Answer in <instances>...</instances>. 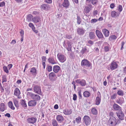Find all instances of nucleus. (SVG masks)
<instances>
[{"label": "nucleus", "mask_w": 126, "mask_h": 126, "mask_svg": "<svg viewBox=\"0 0 126 126\" xmlns=\"http://www.w3.org/2000/svg\"><path fill=\"white\" fill-rule=\"evenodd\" d=\"M0 109L1 110V111L2 112L4 110L5 107V106L4 103H1L0 104Z\"/></svg>", "instance_id": "473e14b6"}, {"label": "nucleus", "mask_w": 126, "mask_h": 126, "mask_svg": "<svg viewBox=\"0 0 126 126\" xmlns=\"http://www.w3.org/2000/svg\"><path fill=\"white\" fill-rule=\"evenodd\" d=\"M117 93L119 95L121 96L123 95L124 94L123 92L121 90L118 91L117 92Z\"/></svg>", "instance_id": "ea45409f"}, {"label": "nucleus", "mask_w": 126, "mask_h": 126, "mask_svg": "<svg viewBox=\"0 0 126 126\" xmlns=\"http://www.w3.org/2000/svg\"><path fill=\"white\" fill-rule=\"evenodd\" d=\"M81 19L80 17L79 16H77V23L78 24H79L81 22Z\"/></svg>", "instance_id": "58836bf2"}, {"label": "nucleus", "mask_w": 126, "mask_h": 126, "mask_svg": "<svg viewBox=\"0 0 126 126\" xmlns=\"http://www.w3.org/2000/svg\"><path fill=\"white\" fill-rule=\"evenodd\" d=\"M46 57L43 56L42 57V62H45L46 61Z\"/></svg>", "instance_id": "bf43d9fd"}, {"label": "nucleus", "mask_w": 126, "mask_h": 126, "mask_svg": "<svg viewBox=\"0 0 126 126\" xmlns=\"http://www.w3.org/2000/svg\"><path fill=\"white\" fill-rule=\"evenodd\" d=\"M98 20V19H92L91 21V23H94L96 22Z\"/></svg>", "instance_id": "09e8293b"}, {"label": "nucleus", "mask_w": 126, "mask_h": 126, "mask_svg": "<svg viewBox=\"0 0 126 126\" xmlns=\"http://www.w3.org/2000/svg\"><path fill=\"white\" fill-rule=\"evenodd\" d=\"M78 34L80 35H82L84 33V31L82 29L78 28L77 30Z\"/></svg>", "instance_id": "b1692460"}, {"label": "nucleus", "mask_w": 126, "mask_h": 126, "mask_svg": "<svg viewBox=\"0 0 126 126\" xmlns=\"http://www.w3.org/2000/svg\"><path fill=\"white\" fill-rule=\"evenodd\" d=\"M87 51V49L86 48H83L81 51L82 54H83Z\"/></svg>", "instance_id": "8fccbe9b"}, {"label": "nucleus", "mask_w": 126, "mask_h": 126, "mask_svg": "<svg viewBox=\"0 0 126 126\" xmlns=\"http://www.w3.org/2000/svg\"><path fill=\"white\" fill-rule=\"evenodd\" d=\"M101 101V98L99 96H97L95 100L96 104L97 105H99L100 104Z\"/></svg>", "instance_id": "cd10ccee"}, {"label": "nucleus", "mask_w": 126, "mask_h": 126, "mask_svg": "<svg viewBox=\"0 0 126 126\" xmlns=\"http://www.w3.org/2000/svg\"><path fill=\"white\" fill-rule=\"evenodd\" d=\"M105 51L106 52L108 51L109 50V48L108 46H106L105 47Z\"/></svg>", "instance_id": "338daca9"}, {"label": "nucleus", "mask_w": 126, "mask_h": 126, "mask_svg": "<svg viewBox=\"0 0 126 126\" xmlns=\"http://www.w3.org/2000/svg\"><path fill=\"white\" fill-rule=\"evenodd\" d=\"M102 32L105 37H107L109 36V32L107 29H103L102 30Z\"/></svg>", "instance_id": "412c9836"}, {"label": "nucleus", "mask_w": 126, "mask_h": 126, "mask_svg": "<svg viewBox=\"0 0 126 126\" xmlns=\"http://www.w3.org/2000/svg\"><path fill=\"white\" fill-rule=\"evenodd\" d=\"M72 112V111L71 109H66L63 110V113L65 115H70Z\"/></svg>", "instance_id": "f3484780"}, {"label": "nucleus", "mask_w": 126, "mask_h": 126, "mask_svg": "<svg viewBox=\"0 0 126 126\" xmlns=\"http://www.w3.org/2000/svg\"><path fill=\"white\" fill-rule=\"evenodd\" d=\"M91 64L90 62L86 59H84L82 61L81 65L82 66H84L86 67H89Z\"/></svg>", "instance_id": "7ed1b4c3"}, {"label": "nucleus", "mask_w": 126, "mask_h": 126, "mask_svg": "<svg viewBox=\"0 0 126 126\" xmlns=\"http://www.w3.org/2000/svg\"><path fill=\"white\" fill-rule=\"evenodd\" d=\"M13 101L15 106L17 108H18L19 107L18 102L17 100L15 98H14L13 99Z\"/></svg>", "instance_id": "c85d7f7f"}, {"label": "nucleus", "mask_w": 126, "mask_h": 126, "mask_svg": "<svg viewBox=\"0 0 126 126\" xmlns=\"http://www.w3.org/2000/svg\"><path fill=\"white\" fill-rule=\"evenodd\" d=\"M55 73L54 72H51L49 75V78L50 80L51 81H54L55 80V79L54 78L56 76V75Z\"/></svg>", "instance_id": "6e6552de"}, {"label": "nucleus", "mask_w": 126, "mask_h": 126, "mask_svg": "<svg viewBox=\"0 0 126 126\" xmlns=\"http://www.w3.org/2000/svg\"><path fill=\"white\" fill-rule=\"evenodd\" d=\"M83 120L86 125L88 126L90 124L91 120L89 116L87 115L84 116L83 117Z\"/></svg>", "instance_id": "423d86ee"}, {"label": "nucleus", "mask_w": 126, "mask_h": 126, "mask_svg": "<svg viewBox=\"0 0 126 126\" xmlns=\"http://www.w3.org/2000/svg\"><path fill=\"white\" fill-rule=\"evenodd\" d=\"M62 6L66 8H67L69 6V1L68 0H64L62 4Z\"/></svg>", "instance_id": "a211bd4d"}, {"label": "nucleus", "mask_w": 126, "mask_h": 126, "mask_svg": "<svg viewBox=\"0 0 126 126\" xmlns=\"http://www.w3.org/2000/svg\"><path fill=\"white\" fill-rule=\"evenodd\" d=\"M68 47H71V43L70 42H68L67 43Z\"/></svg>", "instance_id": "052dcab7"}, {"label": "nucleus", "mask_w": 126, "mask_h": 126, "mask_svg": "<svg viewBox=\"0 0 126 126\" xmlns=\"http://www.w3.org/2000/svg\"><path fill=\"white\" fill-rule=\"evenodd\" d=\"M96 33L98 37L99 38H103L105 39L104 38L103 35L102 33L98 30H96Z\"/></svg>", "instance_id": "4468645a"}, {"label": "nucleus", "mask_w": 126, "mask_h": 126, "mask_svg": "<svg viewBox=\"0 0 126 126\" xmlns=\"http://www.w3.org/2000/svg\"><path fill=\"white\" fill-rule=\"evenodd\" d=\"M30 72L32 75L35 76L37 74L36 70L34 67L32 68L31 69Z\"/></svg>", "instance_id": "a878e982"}, {"label": "nucleus", "mask_w": 126, "mask_h": 126, "mask_svg": "<svg viewBox=\"0 0 126 126\" xmlns=\"http://www.w3.org/2000/svg\"><path fill=\"white\" fill-rule=\"evenodd\" d=\"M116 114L118 117L121 120H123L124 119V114L122 110L117 111Z\"/></svg>", "instance_id": "20e7f679"}, {"label": "nucleus", "mask_w": 126, "mask_h": 126, "mask_svg": "<svg viewBox=\"0 0 126 126\" xmlns=\"http://www.w3.org/2000/svg\"><path fill=\"white\" fill-rule=\"evenodd\" d=\"M98 12L97 10L94 11L93 12V16H95L97 14Z\"/></svg>", "instance_id": "69168bd1"}, {"label": "nucleus", "mask_w": 126, "mask_h": 126, "mask_svg": "<svg viewBox=\"0 0 126 126\" xmlns=\"http://www.w3.org/2000/svg\"><path fill=\"white\" fill-rule=\"evenodd\" d=\"M56 119L57 121L59 123L62 122L64 120V118L61 115H58L56 117Z\"/></svg>", "instance_id": "2eb2a0df"}, {"label": "nucleus", "mask_w": 126, "mask_h": 126, "mask_svg": "<svg viewBox=\"0 0 126 126\" xmlns=\"http://www.w3.org/2000/svg\"><path fill=\"white\" fill-rule=\"evenodd\" d=\"M41 18L39 16H36L33 18L32 20L35 23H37L40 22V21Z\"/></svg>", "instance_id": "4be33fe9"}, {"label": "nucleus", "mask_w": 126, "mask_h": 126, "mask_svg": "<svg viewBox=\"0 0 126 126\" xmlns=\"http://www.w3.org/2000/svg\"><path fill=\"white\" fill-rule=\"evenodd\" d=\"M125 44V42H122L121 43V50H123V46Z\"/></svg>", "instance_id": "e2e57ef3"}, {"label": "nucleus", "mask_w": 126, "mask_h": 126, "mask_svg": "<svg viewBox=\"0 0 126 126\" xmlns=\"http://www.w3.org/2000/svg\"><path fill=\"white\" fill-rule=\"evenodd\" d=\"M113 108L115 110L119 111L120 110H122L121 108L116 103L114 104L113 106Z\"/></svg>", "instance_id": "dca6fc26"}, {"label": "nucleus", "mask_w": 126, "mask_h": 126, "mask_svg": "<svg viewBox=\"0 0 126 126\" xmlns=\"http://www.w3.org/2000/svg\"><path fill=\"white\" fill-rule=\"evenodd\" d=\"M88 43L90 45V46L93 45L94 44V42L93 41L91 40H90L88 41Z\"/></svg>", "instance_id": "4d7b16f0"}, {"label": "nucleus", "mask_w": 126, "mask_h": 126, "mask_svg": "<svg viewBox=\"0 0 126 126\" xmlns=\"http://www.w3.org/2000/svg\"><path fill=\"white\" fill-rule=\"evenodd\" d=\"M5 5V3L4 2H2L0 3V7H2Z\"/></svg>", "instance_id": "680f3d73"}, {"label": "nucleus", "mask_w": 126, "mask_h": 126, "mask_svg": "<svg viewBox=\"0 0 126 126\" xmlns=\"http://www.w3.org/2000/svg\"><path fill=\"white\" fill-rule=\"evenodd\" d=\"M57 57L59 61L62 63H63L66 60V58L62 54L57 55Z\"/></svg>", "instance_id": "9d476101"}, {"label": "nucleus", "mask_w": 126, "mask_h": 126, "mask_svg": "<svg viewBox=\"0 0 126 126\" xmlns=\"http://www.w3.org/2000/svg\"><path fill=\"white\" fill-rule=\"evenodd\" d=\"M12 64H9L8 65V69H9V70H10V69H11L12 66Z\"/></svg>", "instance_id": "0e129e2a"}, {"label": "nucleus", "mask_w": 126, "mask_h": 126, "mask_svg": "<svg viewBox=\"0 0 126 126\" xmlns=\"http://www.w3.org/2000/svg\"><path fill=\"white\" fill-rule=\"evenodd\" d=\"M90 9L89 7H87L86 8L85 12L86 13H88L90 11Z\"/></svg>", "instance_id": "6e6d98bb"}, {"label": "nucleus", "mask_w": 126, "mask_h": 126, "mask_svg": "<svg viewBox=\"0 0 126 126\" xmlns=\"http://www.w3.org/2000/svg\"><path fill=\"white\" fill-rule=\"evenodd\" d=\"M29 25L30 27L32 28V30H33V29L35 27L33 24L32 23H30Z\"/></svg>", "instance_id": "864d4df0"}, {"label": "nucleus", "mask_w": 126, "mask_h": 126, "mask_svg": "<svg viewBox=\"0 0 126 126\" xmlns=\"http://www.w3.org/2000/svg\"><path fill=\"white\" fill-rule=\"evenodd\" d=\"M60 68L58 65H55L53 67V71L55 73H58L60 70Z\"/></svg>", "instance_id": "aec40b11"}, {"label": "nucleus", "mask_w": 126, "mask_h": 126, "mask_svg": "<svg viewBox=\"0 0 126 126\" xmlns=\"http://www.w3.org/2000/svg\"><path fill=\"white\" fill-rule=\"evenodd\" d=\"M118 66L116 62L113 61L110 65V69L112 70L116 69Z\"/></svg>", "instance_id": "0eeeda50"}, {"label": "nucleus", "mask_w": 126, "mask_h": 126, "mask_svg": "<svg viewBox=\"0 0 126 126\" xmlns=\"http://www.w3.org/2000/svg\"><path fill=\"white\" fill-rule=\"evenodd\" d=\"M8 104L9 107L11 109L14 110L15 109L14 107V106L12 102L11 101H9L8 103Z\"/></svg>", "instance_id": "bb28decb"}, {"label": "nucleus", "mask_w": 126, "mask_h": 126, "mask_svg": "<svg viewBox=\"0 0 126 126\" xmlns=\"http://www.w3.org/2000/svg\"><path fill=\"white\" fill-rule=\"evenodd\" d=\"M91 112L94 115H96L97 114V110L95 109H93L92 110Z\"/></svg>", "instance_id": "4c0bfd02"}, {"label": "nucleus", "mask_w": 126, "mask_h": 126, "mask_svg": "<svg viewBox=\"0 0 126 126\" xmlns=\"http://www.w3.org/2000/svg\"><path fill=\"white\" fill-rule=\"evenodd\" d=\"M52 124L53 126H59L57 121L55 119H53L52 121Z\"/></svg>", "instance_id": "7c9ffc66"}, {"label": "nucleus", "mask_w": 126, "mask_h": 126, "mask_svg": "<svg viewBox=\"0 0 126 126\" xmlns=\"http://www.w3.org/2000/svg\"><path fill=\"white\" fill-rule=\"evenodd\" d=\"M90 93L88 92L85 91L83 92V96L85 97H89L90 96Z\"/></svg>", "instance_id": "2f4dec72"}, {"label": "nucleus", "mask_w": 126, "mask_h": 126, "mask_svg": "<svg viewBox=\"0 0 126 126\" xmlns=\"http://www.w3.org/2000/svg\"><path fill=\"white\" fill-rule=\"evenodd\" d=\"M77 95L75 94L73 95V100L75 101L77 100Z\"/></svg>", "instance_id": "13d9d810"}, {"label": "nucleus", "mask_w": 126, "mask_h": 126, "mask_svg": "<svg viewBox=\"0 0 126 126\" xmlns=\"http://www.w3.org/2000/svg\"><path fill=\"white\" fill-rule=\"evenodd\" d=\"M28 94L29 95L31 98L35 101H38L40 99V97L38 94L31 93L30 92H28Z\"/></svg>", "instance_id": "f257e3e1"}, {"label": "nucleus", "mask_w": 126, "mask_h": 126, "mask_svg": "<svg viewBox=\"0 0 126 126\" xmlns=\"http://www.w3.org/2000/svg\"><path fill=\"white\" fill-rule=\"evenodd\" d=\"M116 120L114 117H110V119L108 121V123L111 125V126H115L116 125Z\"/></svg>", "instance_id": "f03ea898"}, {"label": "nucleus", "mask_w": 126, "mask_h": 126, "mask_svg": "<svg viewBox=\"0 0 126 126\" xmlns=\"http://www.w3.org/2000/svg\"><path fill=\"white\" fill-rule=\"evenodd\" d=\"M40 8L42 10L47 11L50 8L49 5L47 4H42Z\"/></svg>", "instance_id": "1a4fd4ad"}, {"label": "nucleus", "mask_w": 126, "mask_h": 126, "mask_svg": "<svg viewBox=\"0 0 126 126\" xmlns=\"http://www.w3.org/2000/svg\"><path fill=\"white\" fill-rule=\"evenodd\" d=\"M81 120V118L80 117H78L75 119L77 123H79L80 121Z\"/></svg>", "instance_id": "49530a36"}, {"label": "nucleus", "mask_w": 126, "mask_h": 126, "mask_svg": "<svg viewBox=\"0 0 126 126\" xmlns=\"http://www.w3.org/2000/svg\"><path fill=\"white\" fill-rule=\"evenodd\" d=\"M32 16L31 15L29 14L27 16V20L28 22L30 21L32 19Z\"/></svg>", "instance_id": "f704fd0d"}, {"label": "nucleus", "mask_w": 126, "mask_h": 126, "mask_svg": "<svg viewBox=\"0 0 126 126\" xmlns=\"http://www.w3.org/2000/svg\"><path fill=\"white\" fill-rule=\"evenodd\" d=\"M3 71L4 72H5L7 73H8L9 72V70L8 68L6 66H4L3 67Z\"/></svg>", "instance_id": "e433bc0d"}, {"label": "nucleus", "mask_w": 126, "mask_h": 126, "mask_svg": "<svg viewBox=\"0 0 126 126\" xmlns=\"http://www.w3.org/2000/svg\"><path fill=\"white\" fill-rule=\"evenodd\" d=\"M76 83L80 84L81 86H84L86 85V81L84 79L80 80V79H78L76 80Z\"/></svg>", "instance_id": "9b49d317"}, {"label": "nucleus", "mask_w": 126, "mask_h": 126, "mask_svg": "<svg viewBox=\"0 0 126 126\" xmlns=\"http://www.w3.org/2000/svg\"><path fill=\"white\" fill-rule=\"evenodd\" d=\"M89 37L91 39H94L95 38V33L92 32H90L89 34Z\"/></svg>", "instance_id": "393cba45"}, {"label": "nucleus", "mask_w": 126, "mask_h": 126, "mask_svg": "<svg viewBox=\"0 0 126 126\" xmlns=\"http://www.w3.org/2000/svg\"><path fill=\"white\" fill-rule=\"evenodd\" d=\"M6 76L5 75H3L2 76V82H5L6 81L7 79H6Z\"/></svg>", "instance_id": "37998d69"}, {"label": "nucleus", "mask_w": 126, "mask_h": 126, "mask_svg": "<svg viewBox=\"0 0 126 126\" xmlns=\"http://www.w3.org/2000/svg\"><path fill=\"white\" fill-rule=\"evenodd\" d=\"M20 35L21 37H23L24 31L23 30H21L20 32Z\"/></svg>", "instance_id": "5fc2aeb1"}, {"label": "nucleus", "mask_w": 126, "mask_h": 126, "mask_svg": "<svg viewBox=\"0 0 126 126\" xmlns=\"http://www.w3.org/2000/svg\"><path fill=\"white\" fill-rule=\"evenodd\" d=\"M117 37L114 35H112L110 36L109 40L112 41L113 40H115L116 39Z\"/></svg>", "instance_id": "c756f323"}, {"label": "nucleus", "mask_w": 126, "mask_h": 126, "mask_svg": "<svg viewBox=\"0 0 126 126\" xmlns=\"http://www.w3.org/2000/svg\"><path fill=\"white\" fill-rule=\"evenodd\" d=\"M123 71L124 73L126 75V66L124 68Z\"/></svg>", "instance_id": "774afa93"}, {"label": "nucleus", "mask_w": 126, "mask_h": 126, "mask_svg": "<svg viewBox=\"0 0 126 126\" xmlns=\"http://www.w3.org/2000/svg\"><path fill=\"white\" fill-rule=\"evenodd\" d=\"M37 118L34 117L29 118L27 119L28 123L33 124L36 121Z\"/></svg>", "instance_id": "ddd939ff"}, {"label": "nucleus", "mask_w": 126, "mask_h": 126, "mask_svg": "<svg viewBox=\"0 0 126 126\" xmlns=\"http://www.w3.org/2000/svg\"><path fill=\"white\" fill-rule=\"evenodd\" d=\"M118 10L120 12H121L123 8L121 5H119L118 7Z\"/></svg>", "instance_id": "603ef678"}, {"label": "nucleus", "mask_w": 126, "mask_h": 126, "mask_svg": "<svg viewBox=\"0 0 126 126\" xmlns=\"http://www.w3.org/2000/svg\"><path fill=\"white\" fill-rule=\"evenodd\" d=\"M79 97V99H82V95L81 94V91L79 90L78 91Z\"/></svg>", "instance_id": "de8ad7c7"}, {"label": "nucleus", "mask_w": 126, "mask_h": 126, "mask_svg": "<svg viewBox=\"0 0 126 126\" xmlns=\"http://www.w3.org/2000/svg\"><path fill=\"white\" fill-rule=\"evenodd\" d=\"M37 104L36 101L34 100L30 101L28 102V105L30 106H35Z\"/></svg>", "instance_id": "6ab92c4d"}, {"label": "nucleus", "mask_w": 126, "mask_h": 126, "mask_svg": "<svg viewBox=\"0 0 126 126\" xmlns=\"http://www.w3.org/2000/svg\"><path fill=\"white\" fill-rule=\"evenodd\" d=\"M20 94V92L19 89L17 88H16L14 91V95L17 96L18 98H20V97H19Z\"/></svg>", "instance_id": "f8f14e48"}, {"label": "nucleus", "mask_w": 126, "mask_h": 126, "mask_svg": "<svg viewBox=\"0 0 126 126\" xmlns=\"http://www.w3.org/2000/svg\"><path fill=\"white\" fill-rule=\"evenodd\" d=\"M48 61L49 63L52 64H54L56 63L57 62L55 61L54 59L52 57L49 58L48 60Z\"/></svg>", "instance_id": "5701e85b"}, {"label": "nucleus", "mask_w": 126, "mask_h": 126, "mask_svg": "<svg viewBox=\"0 0 126 126\" xmlns=\"http://www.w3.org/2000/svg\"><path fill=\"white\" fill-rule=\"evenodd\" d=\"M47 70L48 71L50 72L52 70V67L51 66H49L47 67Z\"/></svg>", "instance_id": "3c124183"}, {"label": "nucleus", "mask_w": 126, "mask_h": 126, "mask_svg": "<svg viewBox=\"0 0 126 126\" xmlns=\"http://www.w3.org/2000/svg\"><path fill=\"white\" fill-rule=\"evenodd\" d=\"M98 2L97 0H92L91 2V5L92 4L93 5L96 4Z\"/></svg>", "instance_id": "a18cd8bd"}, {"label": "nucleus", "mask_w": 126, "mask_h": 126, "mask_svg": "<svg viewBox=\"0 0 126 126\" xmlns=\"http://www.w3.org/2000/svg\"><path fill=\"white\" fill-rule=\"evenodd\" d=\"M21 105L23 107L25 108L27 107V104L24 100H22L21 101Z\"/></svg>", "instance_id": "c9c22d12"}, {"label": "nucleus", "mask_w": 126, "mask_h": 126, "mask_svg": "<svg viewBox=\"0 0 126 126\" xmlns=\"http://www.w3.org/2000/svg\"><path fill=\"white\" fill-rule=\"evenodd\" d=\"M92 0H86V5L89 6L90 8L92 7V5H91V2Z\"/></svg>", "instance_id": "72a5a7b5"}, {"label": "nucleus", "mask_w": 126, "mask_h": 126, "mask_svg": "<svg viewBox=\"0 0 126 126\" xmlns=\"http://www.w3.org/2000/svg\"><path fill=\"white\" fill-rule=\"evenodd\" d=\"M34 92L39 94H41L42 92L40 87L38 85H36L34 87Z\"/></svg>", "instance_id": "39448f33"}, {"label": "nucleus", "mask_w": 126, "mask_h": 126, "mask_svg": "<svg viewBox=\"0 0 126 126\" xmlns=\"http://www.w3.org/2000/svg\"><path fill=\"white\" fill-rule=\"evenodd\" d=\"M117 94L115 93L112 95L111 97V99H115L117 96Z\"/></svg>", "instance_id": "79ce46f5"}, {"label": "nucleus", "mask_w": 126, "mask_h": 126, "mask_svg": "<svg viewBox=\"0 0 126 126\" xmlns=\"http://www.w3.org/2000/svg\"><path fill=\"white\" fill-rule=\"evenodd\" d=\"M116 13L115 11H113L111 12V16L112 17H115L116 15Z\"/></svg>", "instance_id": "c03bdc74"}, {"label": "nucleus", "mask_w": 126, "mask_h": 126, "mask_svg": "<svg viewBox=\"0 0 126 126\" xmlns=\"http://www.w3.org/2000/svg\"><path fill=\"white\" fill-rule=\"evenodd\" d=\"M116 102L118 104H121L123 102V100L121 98H118L116 101Z\"/></svg>", "instance_id": "a19ab883"}]
</instances>
